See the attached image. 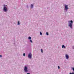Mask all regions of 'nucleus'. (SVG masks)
Listing matches in <instances>:
<instances>
[{
    "label": "nucleus",
    "instance_id": "nucleus-4",
    "mask_svg": "<svg viewBox=\"0 0 74 74\" xmlns=\"http://www.w3.org/2000/svg\"><path fill=\"white\" fill-rule=\"evenodd\" d=\"M24 70V71L25 72H27L28 71L27 70V67L26 66L25 67Z\"/></svg>",
    "mask_w": 74,
    "mask_h": 74
},
{
    "label": "nucleus",
    "instance_id": "nucleus-15",
    "mask_svg": "<svg viewBox=\"0 0 74 74\" xmlns=\"http://www.w3.org/2000/svg\"><path fill=\"white\" fill-rule=\"evenodd\" d=\"M23 55L24 56H25V53H24L23 54Z\"/></svg>",
    "mask_w": 74,
    "mask_h": 74
},
{
    "label": "nucleus",
    "instance_id": "nucleus-20",
    "mask_svg": "<svg viewBox=\"0 0 74 74\" xmlns=\"http://www.w3.org/2000/svg\"><path fill=\"white\" fill-rule=\"evenodd\" d=\"M64 48H66V47L65 46H64Z\"/></svg>",
    "mask_w": 74,
    "mask_h": 74
},
{
    "label": "nucleus",
    "instance_id": "nucleus-22",
    "mask_svg": "<svg viewBox=\"0 0 74 74\" xmlns=\"http://www.w3.org/2000/svg\"><path fill=\"white\" fill-rule=\"evenodd\" d=\"M73 48L74 49V46H73Z\"/></svg>",
    "mask_w": 74,
    "mask_h": 74
},
{
    "label": "nucleus",
    "instance_id": "nucleus-6",
    "mask_svg": "<svg viewBox=\"0 0 74 74\" xmlns=\"http://www.w3.org/2000/svg\"><path fill=\"white\" fill-rule=\"evenodd\" d=\"M66 57L67 59H69V56L67 55V54L66 55Z\"/></svg>",
    "mask_w": 74,
    "mask_h": 74
},
{
    "label": "nucleus",
    "instance_id": "nucleus-21",
    "mask_svg": "<svg viewBox=\"0 0 74 74\" xmlns=\"http://www.w3.org/2000/svg\"><path fill=\"white\" fill-rule=\"evenodd\" d=\"M27 74H30V73H27Z\"/></svg>",
    "mask_w": 74,
    "mask_h": 74
},
{
    "label": "nucleus",
    "instance_id": "nucleus-1",
    "mask_svg": "<svg viewBox=\"0 0 74 74\" xmlns=\"http://www.w3.org/2000/svg\"><path fill=\"white\" fill-rule=\"evenodd\" d=\"M68 22H69V23L71 22V23H70L69 24V27H70V28H71V29H72L73 27H72V23H73V21L71 20L70 21H68Z\"/></svg>",
    "mask_w": 74,
    "mask_h": 74
},
{
    "label": "nucleus",
    "instance_id": "nucleus-13",
    "mask_svg": "<svg viewBox=\"0 0 74 74\" xmlns=\"http://www.w3.org/2000/svg\"><path fill=\"white\" fill-rule=\"evenodd\" d=\"M40 35H42V33H41V32H40Z\"/></svg>",
    "mask_w": 74,
    "mask_h": 74
},
{
    "label": "nucleus",
    "instance_id": "nucleus-17",
    "mask_svg": "<svg viewBox=\"0 0 74 74\" xmlns=\"http://www.w3.org/2000/svg\"><path fill=\"white\" fill-rule=\"evenodd\" d=\"M58 69H60V66H58Z\"/></svg>",
    "mask_w": 74,
    "mask_h": 74
},
{
    "label": "nucleus",
    "instance_id": "nucleus-14",
    "mask_svg": "<svg viewBox=\"0 0 74 74\" xmlns=\"http://www.w3.org/2000/svg\"><path fill=\"white\" fill-rule=\"evenodd\" d=\"M46 34H47V35H49L48 33L47 32Z\"/></svg>",
    "mask_w": 74,
    "mask_h": 74
},
{
    "label": "nucleus",
    "instance_id": "nucleus-11",
    "mask_svg": "<svg viewBox=\"0 0 74 74\" xmlns=\"http://www.w3.org/2000/svg\"><path fill=\"white\" fill-rule=\"evenodd\" d=\"M64 45H62V48H64Z\"/></svg>",
    "mask_w": 74,
    "mask_h": 74
},
{
    "label": "nucleus",
    "instance_id": "nucleus-3",
    "mask_svg": "<svg viewBox=\"0 0 74 74\" xmlns=\"http://www.w3.org/2000/svg\"><path fill=\"white\" fill-rule=\"evenodd\" d=\"M32 53H29L28 56V58L29 59H32Z\"/></svg>",
    "mask_w": 74,
    "mask_h": 74
},
{
    "label": "nucleus",
    "instance_id": "nucleus-19",
    "mask_svg": "<svg viewBox=\"0 0 74 74\" xmlns=\"http://www.w3.org/2000/svg\"><path fill=\"white\" fill-rule=\"evenodd\" d=\"M73 71H74V68H73Z\"/></svg>",
    "mask_w": 74,
    "mask_h": 74
},
{
    "label": "nucleus",
    "instance_id": "nucleus-8",
    "mask_svg": "<svg viewBox=\"0 0 74 74\" xmlns=\"http://www.w3.org/2000/svg\"><path fill=\"white\" fill-rule=\"evenodd\" d=\"M30 42L32 43H33V41H32V40L31 39L30 40Z\"/></svg>",
    "mask_w": 74,
    "mask_h": 74
},
{
    "label": "nucleus",
    "instance_id": "nucleus-9",
    "mask_svg": "<svg viewBox=\"0 0 74 74\" xmlns=\"http://www.w3.org/2000/svg\"><path fill=\"white\" fill-rule=\"evenodd\" d=\"M33 4H31V8H33Z\"/></svg>",
    "mask_w": 74,
    "mask_h": 74
},
{
    "label": "nucleus",
    "instance_id": "nucleus-12",
    "mask_svg": "<svg viewBox=\"0 0 74 74\" xmlns=\"http://www.w3.org/2000/svg\"><path fill=\"white\" fill-rule=\"evenodd\" d=\"M69 74H74V72H73L72 73H70Z\"/></svg>",
    "mask_w": 74,
    "mask_h": 74
},
{
    "label": "nucleus",
    "instance_id": "nucleus-16",
    "mask_svg": "<svg viewBox=\"0 0 74 74\" xmlns=\"http://www.w3.org/2000/svg\"><path fill=\"white\" fill-rule=\"evenodd\" d=\"M20 23H19V21L18 22V25H19Z\"/></svg>",
    "mask_w": 74,
    "mask_h": 74
},
{
    "label": "nucleus",
    "instance_id": "nucleus-10",
    "mask_svg": "<svg viewBox=\"0 0 74 74\" xmlns=\"http://www.w3.org/2000/svg\"><path fill=\"white\" fill-rule=\"evenodd\" d=\"M41 51L42 53H43V50H42V49H41Z\"/></svg>",
    "mask_w": 74,
    "mask_h": 74
},
{
    "label": "nucleus",
    "instance_id": "nucleus-2",
    "mask_svg": "<svg viewBox=\"0 0 74 74\" xmlns=\"http://www.w3.org/2000/svg\"><path fill=\"white\" fill-rule=\"evenodd\" d=\"M3 6V11H4V12H7V8L5 7V5H4Z\"/></svg>",
    "mask_w": 74,
    "mask_h": 74
},
{
    "label": "nucleus",
    "instance_id": "nucleus-7",
    "mask_svg": "<svg viewBox=\"0 0 74 74\" xmlns=\"http://www.w3.org/2000/svg\"><path fill=\"white\" fill-rule=\"evenodd\" d=\"M31 38H31V37H30V36L29 37V38H28V39H29V40H31Z\"/></svg>",
    "mask_w": 74,
    "mask_h": 74
},
{
    "label": "nucleus",
    "instance_id": "nucleus-18",
    "mask_svg": "<svg viewBox=\"0 0 74 74\" xmlns=\"http://www.w3.org/2000/svg\"><path fill=\"white\" fill-rule=\"evenodd\" d=\"M0 57H1V58H2V56L0 55Z\"/></svg>",
    "mask_w": 74,
    "mask_h": 74
},
{
    "label": "nucleus",
    "instance_id": "nucleus-5",
    "mask_svg": "<svg viewBox=\"0 0 74 74\" xmlns=\"http://www.w3.org/2000/svg\"><path fill=\"white\" fill-rule=\"evenodd\" d=\"M65 8L66 10H68V5H65Z\"/></svg>",
    "mask_w": 74,
    "mask_h": 74
}]
</instances>
